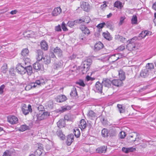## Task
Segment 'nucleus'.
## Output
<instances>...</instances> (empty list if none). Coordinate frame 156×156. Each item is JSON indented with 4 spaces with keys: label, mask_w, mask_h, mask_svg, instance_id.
I'll use <instances>...</instances> for the list:
<instances>
[{
    "label": "nucleus",
    "mask_w": 156,
    "mask_h": 156,
    "mask_svg": "<svg viewBox=\"0 0 156 156\" xmlns=\"http://www.w3.org/2000/svg\"><path fill=\"white\" fill-rule=\"evenodd\" d=\"M102 35L104 38L109 41L112 39V37H111L110 34L107 31L103 32Z\"/></svg>",
    "instance_id": "obj_24"
},
{
    "label": "nucleus",
    "mask_w": 156,
    "mask_h": 156,
    "mask_svg": "<svg viewBox=\"0 0 156 156\" xmlns=\"http://www.w3.org/2000/svg\"><path fill=\"white\" fill-rule=\"evenodd\" d=\"M24 36L28 38H33L35 37L34 32L32 31L28 30L23 33Z\"/></svg>",
    "instance_id": "obj_16"
},
{
    "label": "nucleus",
    "mask_w": 156,
    "mask_h": 156,
    "mask_svg": "<svg viewBox=\"0 0 156 156\" xmlns=\"http://www.w3.org/2000/svg\"><path fill=\"white\" fill-rule=\"evenodd\" d=\"M86 79L87 81L89 80L92 81L94 80L95 79V78H94L91 77L89 76H87L86 77Z\"/></svg>",
    "instance_id": "obj_64"
},
{
    "label": "nucleus",
    "mask_w": 156,
    "mask_h": 156,
    "mask_svg": "<svg viewBox=\"0 0 156 156\" xmlns=\"http://www.w3.org/2000/svg\"><path fill=\"white\" fill-rule=\"evenodd\" d=\"M29 51L27 48H23L21 51V54L23 57H26L28 55Z\"/></svg>",
    "instance_id": "obj_34"
},
{
    "label": "nucleus",
    "mask_w": 156,
    "mask_h": 156,
    "mask_svg": "<svg viewBox=\"0 0 156 156\" xmlns=\"http://www.w3.org/2000/svg\"><path fill=\"white\" fill-rule=\"evenodd\" d=\"M112 84L113 85L117 87H120L123 84V82L121 80L114 79L112 80Z\"/></svg>",
    "instance_id": "obj_12"
},
{
    "label": "nucleus",
    "mask_w": 156,
    "mask_h": 156,
    "mask_svg": "<svg viewBox=\"0 0 156 156\" xmlns=\"http://www.w3.org/2000/svg\"><path fill=\"white\" fill-rule=\"evenodd\" d=\"M144 32V36H149L151 35V32L149 31L145 30Z\"/></svg>",
    "instance_id": "obj_60"
},
{
    "label": "nucleus",
    "mask_w": 156,
    "mask_h": 156,
    "mask_svg": "<svg viewBox=\"0 0 156 156\" xmlns=\"http://www.w3.org/2000/svg\"><path fill=\"white\" fill-rule=\"evenodd\" d=\"M5 87L4 84H2L0 86V94H3L4 92V89Z\"/></svg>",
    "instance_id": "obj_53"
},
{
    "label": "nucleus",
    "mask_w": 156,
    "mask_h": 156,
    "mask_svg": "<svg viewBox=\"0 0 156 156\" xmlns=\"http://www.w3.org/2000/svg\"><path fill=\"white\" fill-rule=\"evenodd\" d=\"M91 62L92 60L90 58L87 59L83 62L81 64V68L83 69L82 71L83 73L88 71L91 65Z\"/></svg>",
    "instance_id": "obj_2"
},
{
    "label": "nucleus",
    "mask_w": 156,
    "mask_h": 156,
    "mask_svg": "<svg viewBox=\"0 0 156 156\" xmlns=\"http://www.w3.org/2000/svg\"><path fill=\"white\" fill-rule=\"evenodd\" d=\"M25 68L26 67L24 66L23 63H20L17 65L16 70L19 74L23 75L25 74Z\"/></svg>",
    "instance_id": "obj_6"
},
{
    "label": "nucleus",
    "mask_w": 156,
    "mask_h": 156,
    "mask_svg": "<svg viewBox=\"0 0 156 156\" xmlns=\"http://www.w3.org/2000/svg\"><path fill=\"white\" fill-rule=\"evenodd\" d=\"M103 85L99 81L97 82L95 84V88L94 89L95 92L101 93H102Z\"/></svg>",
    "instance_id": "obj_9"
},
{
    "label": "nucleus",
    "mask_w": 156,
    "mask_h": 156,
    "mask_svg": "<svg viewBox=\"0 0 156 156\" xmlns=\"http://www.w3.org/2000/svg\"><path fill=\"white\" fill-rule=\"evenodd\" d=\"M119 75L120 78L119 80L122 81L125 79V73L122 70H120L119 71Z\"/></svg>",
    "instance_id": "obj_30"
},
{
    "label": "nucleus",
    "mask_w": 156,
    "mask_h": 156,
    "mask_svg": "<svg viewBox=\"0 0 156 156\" xmlns=\"http://www.w3.org/2000/svg\"><path fill=\"white\" fill-rule=\"evenodd\" d=\"M80 7L84 11L87 12L89 11L90 9V6L87 2H83L81 3Z\"/></svg>",
    "instance_id": "obj_10"
},
{
    "label": "nucleus",
    "mask_w": 156,
    "mask_h": 156,
    "mask_svg": "<svg viewBox=\"0 0 156 156\" xmlns=\"http://www.w3.org/2000/svg\"><path fill=\"white\" fill-rule=\"evenodd\" d=\"M150 73L149 71L145 68L141 71L140 76L141 77L145 78L148 76Z\"/></svg>",
    "instance_id": "obj_18"
},
{
    "label": "nucleus",
    "mask_w": 156,
    "mask_h": 156,
    "mask_svg": "<svg viewBox=\"0 0 156 156\" xmlns=\"http://www.w3.org/2000/svg\"><path fill=\"white\" fill-rule=\"evenodd\" d=\"M62 66V64L61 62H55L53 65V68L55 69L58 70L61 68Z\"/></svg>",
    "instance_id": "obj_38"
},
{
    "label": "nucleus",
    "mask_w": 156,
    "mask_h": 156,
    "mask_svg": "<svg viewBox=\"0 0 156 156\" xmlns=\"http://www.w3.org/2000/svg\"><path fill=\"white\" fill-rule=\"evenodd\" d=\"M104 46L103 44L101 42H99L98 43L96 44L94 46V50L96 51H98L102 49Z\"/></svg>",
    "instance_id": "obj_26"
},
{
    "label": "nucleus",
    "mask_w": 156,
    "mask_h": 156,
    "mask_svg": "<svg viewBox=\"0 0 156 156\" xmlns=\"http://www.w3.org/2000/svg\"><path fill=\"white\" fill-rule=\"evenodd\" d=\"M80 29L83 33L87 35H89L90 34V30L85 25H81L80 27Z\"/></svg>",
    "instance_id": "obj_14"
},
{
    "label": "nucleus",
    "mask_w": 156,
    "mask_h": 156,
    "mask_svg": "<svg viewBox=\"0 0 156 156\" xmlns=\"http://www.w3.org/2000/svg\"><path fill=\"white\" fill-rule=\"evenodd\" d=\"M76 57V54H73L72 55H71L69 57V59L70 60H73Z\"/></svg>",
    "instance_id": "obj_63"
},
{
    "label": "nucleus",
    "mask_w": 156,
    "mask_h": 156,
    "mask_svg": "<svg viewBox=\"0 0 156 156\" xmlns=\"http://www.w3.org/2000/svg\"><path fill=\"white\" fill-rule=\"evenodd\" d=\"M122 151L125 153H127L129 152H133L136 150L135 148L133 147L126 148V147H123L122 149Z\"/></svg>",
    "instance_id": "obj_23"
},
{
    "label": "nucleus",
    "mask_w": 156,
    "mask_h": 156,
    "mask_svg": "<svg viewBox=\"0 0 156 156\" xmlns=\"http://www.w3.org/2000/svg\"><path fill=\"white\" fill-rule=\"evenodd\" d=\"M120 134V138L121 139H123L126 136V133L124 131H121L119 133Z\"/></svg>",
    "instance_id": "obj_57"
},
{
    "label": "nucleus",
    "mask_w": 156,
    "mask_h": 156,
    "mask_svg": "<svg viewBox=\"0 0 156 156\" xmlns=\"http://www.w3.org/2000/svg\"><path fill=\"white\" fill-rule=\"evenodd\" d=\"M117 108H118L119 111L120 113H123L125 112V110L124 108H123L122 105H121L118 104L117 106Z\"/></svg>",
    "instance_id": "obj_42"
},
{
    "label": "nucleus",
    "mask_w": 156,
    "mask_h": 156,
    "mask_svg": "<svg viewBox=\"0 0 156 156\" xmlns=\"http://www.w3.org/2000/svg\"><path fill=\"white\" fill-rule=\"evenodd\" d=\"M3 156H11L10 152L8 151H5L3 154Z\"/></svg>",
    "instance_id": "obj_62"
},
{
    "label": "nucleus",
    "mask_w": 156,
    "mask_h": 156,
    "mask_svg": "<svg viewBox=\"0 0 156 156\" xmlns=\"http://www.w3.org/2000/svg\"><path fill=\"white\" fill-rule=\"evenodd\" d=\"M21 110L23 113L25 115H27L29 112H31L32 111L31 106L30 105H29L27 106L26 104H23L21 107Z\"/></svg>",
    "instance_id": "obj_5"
},
{
    "label": "nucleus",
    "mask_w": 156,
    "mask_h": 156,
    "mask_svg": "<svg viewBox=\"0 0 156 156\" xmlns=\"http://www.w3.org/2000/svg\"><path fill=\"white\" fill-rule=\"evenodd\" d=\"M54 52L59 57L62 55V52L60 48L58 47L55 48L53 50Z\"/></svg>",
    "instance_id": "obj_21"
},
{
    "label": "nucleus",
    "mask_w": 156,
    "mask_h": 156,
    "mask_svg": "<svg viewBox=\"0 0 156 156\" xmlns=\"http://www.w3.org/2000/svg\"><path fill=\"white\" fill-rule=\"evenodd\" d=\"M122 3L119 1H117L114 3V7H116L118 8H121Z\"/></svg>",
    "instance_id": "obj_43"
},
{
    "label": "nucleus",
    "mask_w": 156,
    "mask_h": 156,
    "mask_svg": "<svg viewBox=\"0 0 156 156\" xmlns=\"http://www.w3.org/2000/svg\"><path fill=\"white\" fill-rule=\"evenodd\" d=\"M57 125L59 128H63L65 125V122L64 120L61 119L57 122Z\"/></svg>",
    "instance_id": "obj_35"
},
{
    "label": "nucleus",
    "mask_w": 156,
    "mask_h": 156,
    "mask_svg": "<svg viewBox=\"0 0 156 156\" xmlns=\"http://www.w3.org/2000/svg\"><path fill=\"white\" fill-rule=\"evenodd\" d=\"M74 136L73 134H70L66 137V143L68 146H70L74 141Z\"/></svg>",
    "instance_id": "obj_11"
},
{
    "label": "nucleus",
    "mask_w": 156,
    "mask_h": 156,
    "mask_svg": "<svg viewBox=\"0 0 156 156\" xmlns=\"http://www.w3.org/2000/svg\"><path fill=\"white\" fill-rule=\"evenodd\" d=\"M29 128V126L26 125H21L20 128V130L21 131H24Z\"/></svg>",
    "instance_id": "obj_45"
},
{
    "label": "nucleus",
    "mask_w": 156,
    "mask_h": 156,
    "mask_svg": "<svg viewBox=\"0 0 156 156\" xmlns=\"http://www.w3.org/2000/svg\"><path fill=\"white\" fill-rule=\"evenodd\" d=\"M43 151V149L41 148H39L36 149V151L34 152V155L35 156H40L42 154V151Z\"/></svg>",
    "instance_id": "obj_37"
},
{
    "label": "nucleus",
    "mask_w": 156,
    "mask_h": 156,
    "mask_svg": "<svg viewBox=\"0 0 156 156\" xmlns=\"http://www.w3.org/2000/svg\"><path fill=\"white\" fill-rule=\"evenodd\" d=\"M143 35L144 36V32L142 31L140 34L137 37V40H140L144 38L145 36H143Z\"/></svg>",
    "instance_id": "obj_49"
},
{
    "label": "nucleus",
    "mask_w": 156,
    "mask_h": 156,
    "mask_svg": "<svg viewBox=\"0 0 156 156\" xmlns=\"http://www.w3.org/2000/svg\"><path fill=\"white\" fill-rule=\"evenodd\" d=\"M70 94L71 97L73 98H76L78 97L76 89L75 87H73Z\"/></svg>",
    "instance_id": "obj_19"
},
{
    "label": "nucleus",
    "mask_w": 156,
    "mask_h": 156,
    "mask_svg": "<svg viewBox=\"0 0 156 156\" xmlns=\"http://www.w3.org/2000/svg\"><path fill=\"white\" fill-rule=\"evenodd\" d=\"M33 66L34 69L35 70H40L41 69V65L38 62H36Z\"/></svg>",
    "instance_id": "obj_39"
},
{
    "label": "nucleus",
    "mask_w": 156,
    "mask_h": 156,
    "mask_svg": "<svg viewBox=\"0 0 156 156\" xmlns=\"http://www.w3.org/2000/svg\"><path fill=\"white\" fill-rule=\"evenodd\" d=\"M154 66L153 63H148L146 64L145 69L149 71V72L150 73L151 71L154 69Z\"/></svg>",
    "instance_id": "obj_29"
},
{
    "label": "nucleus",
    "mask_w": 156,
    "mask_h": 156,
    "mask_svg": "<svg viewBox=\"0 0 156 156\" xmlns=\"http://www.w3.org/2000/svg\"><path fill=\"white\" fill-rule=\"evenodd\" d=\"M125 49V47L124 46L121 45L120 46L118 47L116 49L118 51H122Z\"/></svg>",
    "instance_id": "obj_55"
},
{
    "label": "nucleus",
    "mask_w": 156,
    "mask_h": 156,
    "mask_svg": "<svg viewBox=\"0 0 156 156\" xmlns=\"http://www.w3.org/2000/svg\"><path fill=\"white\" fill-rule=\"evenodd\" d=\"M118 36L119 37V39L120 41L124 43L126 40V38L124 37H123L122 36H120L119 35H118Z\"/></svg>",
    "instance_id": "obj_59"
},
{
    "label": "nucleus",
    "mask_w": 156,
    "mask_h": 156,
    "mask_svg": "<svg viewBox=\"0 0 156 156\" xmlns=\"http://www.w3.org/2000/svg\"><path fill=\"white\" fill-rule=\"evenodd\" d=\"M83 22H84L87 24L89 23L90 19L89 16H87L85 17L84 18H82Z\"/></svg>",
    "instance_id": "obj_47"
},
{
    "label": "nucleus",
    "mask_w": 156,
    "mask_h": 156,
    "mask_svg": "<svg viewBox=\"0 0 156 156\" xmlns=\"http://www.w3.org/2000/svg\"><path fill=\"white\" fill-rule=\"evenodd\" d=\"M62 12V10L60 7L55 8L52 12V15L54 16H56Z\"/></svg>",
    "instance_id": "obj_20"
},
{
    "label": "nucleus",
    "mask_w": 156,
    "mask_h": 156,
    "mask_svg": "<svg viewBox=\"0 0 156 156\" xmlns=\"http://www.w3.org/2000/svg\"><path fill=\"white\" fill-rule=\"evenodd\" d=\"M8 122L11 124H17L18 122V118L14 115H9L7 117Z\"/></svg>",
    "instance_id": "obj_7"
},
{
    "label": "nucleus",
    "mask_w": 156,
    "mask_h": 156,
    "mask_svg": "<svg viewBox=\"0 0 156 156\" xmlns=\"http://www.w3.org/2000/svg\"><path fill=\"white\" fill-rule=\"evenodd\" d=\"M67 24L69 27H72L74 25H76V23L74 22V21H69L68 22Z\"/></svg>",
    "instance_id": "obj_50"
},
{
    "label": "nucleus",
    "mask_w": 156,
    "mask_h": 156,
    "mask_svg": "<svg viewBox=\"0 0 156 156\" xmlns=\"http://www.w3.org/2000/svg\"><path fill=\"white\" fill-rule=\"evenodd\" d=\"M136 37H134L129 41V42L126 45V48L129 51H133L136 49Z\"/></svg>",
    "instance_id": "obj_3"
},
{
    "label": "nucleus",
    "mask_w": 156,
    "mask_h": 156,
    "mask_svg": "<svg viewBox=\"0 0 156 156\" xmlns=\"http://www.w3.org/2000/svg\"><path fill=\"white\" fill-rule=\"evenodd\" d=\"M76 83L82 87H84L85 86V84L84 83L83 81L82 80H79L78 81L76 82Z\"/></svg>",
    "instance_id": "obj_44"
},
{
    "label": "nucleus",
    "mask_w": 156,
    "mask_h": 156,
    "mask_svg": "<svg viewBox=\"0 0 156 156\" xmlns=\"http://www.w3.org/2000/svg\"><path fill=\"white\" fill-rule=\"evenodd\" d=\"M61 27L63 31H66L68 30V29H67L66 27V24L64 22H62L61 25Z\"/></svg>",
    "instance_id": "obj_48"
},
{
    "label": "nucleus",
    "mask_w": 156,
    "mask_h": 156,
    "mask_svg": "<svg viewBox=\"0 0 156 156\" xmlns=\"http://www.w3.org/2000/svg\"><path fill=\"white\" fill-rule=\"evenodd\" d=\"M55 31L57 32H60L62 31V29H61V27L60 25H58L56 26L55 27Z\"/></svg>",
    "instance_id": "obj_56"
},
{
    "label": "nucleus",
    "mask_w": 156,
    "mask_h": 156,
    "mask_svg": "<svg viewBox=\"0 0 156 156\" xmlns=\"http://www.w3.org/2000/svg\"><path fill=\"white\" fill-rule=\"evenodd\" d=\"M52 144L51 143V144H47L45 146V148L47 151H49L52 148Z\"/></svg>",
    "instance_id": "obj_54"
},
{
    "label": "nucleus",
    "mask_w": 156,
    "mask_h": 156,
    "mask_svg": "<svg viewBox=\"0 0 156 156\" xmlns=\"http://www.w3.org/2000/svg\"><path fill=\"white\" fill-rule=\"evenodd\" d=\"M103 86L105 87L109 88L111 87L112 84V81L108 78H103L102 82Z\"/></svg>",
    "instance_id": "obj_8"
},
{
    "label": "nucleus",
    "mask_w": 156,
    "mask_h": 156,
    "mask_svg": "<svg viewBox=\"0 0 156 156\" xmlns=\"http://www.w3.org/2000/svg\"><path fill=\"white\" fill-rule=\"evenodd\" d=\"M37 55H36V59L37 61H40L44 57L43 52L41 50L39 49L37 50Z\"/></svg>",
    "instance_id": "obj_13"
},
{
    "label": "nucleus",
    "mask_w": 156,
    "mask_h": 156,
    "mask_svg": "<svg viewBox=\"0 0 156 156\" xmlns=\"http://www.w3.org/2000/svg\"><path fill=\"white\" fill-rule=\"evenodd\" d=\"M87 126L86 122L83 119H81L80 121L79 125L81 129H85Z\"/></svg>",
    "instance_id": "obj_32"
},
{
    "label": "nucleus",
    "mask_w": 156,
    "mask_h": 156,
    "mask_svg": "<svg viewBox=\"0 0 156 156\" xmlns=\"http://www.w3.org/2000/svg\"><path fill=\"white\" fill-rule=\"evenodd\" d=\"M107 150V147L105 146L100 147L96 149L97 152L99 153H105Z\"/></svg>",
    "instance_id": "obj_25"
},
{
    "label": "nucleus",
    "mask_w": 156,
    "mask_h": 156,
    "mask_svg": "<svg viewBox=\"0 0 156 156\" xmlns=\"http://www.w3.org/2000/svg\"><path fill=\"white\" fill-rule=\"evenodd\" d=\"M131 23L132 24H136V15H133L131 20Z\"/></svg>",
    "instance_id": "obj_46"
},
{
    "label": "nucleus",
    "mask_w": 156,
    "mask_h": 156,
    "mask_svg": "<svg viewBox=\"0 0 156 156\" xmlns=\"http://www.w3.org/2000/svg\"><path fill=\"white\" fill-rule=\"evenodd\" d=\"M71 107L69 106H62L61 107V109H58V112L61 113L66 112L67 110H69L71 109Z\"/></svg>",
    "instance_id": "obj_33"
},
{
    "label": "nucleus",
    "mask_w": 156,
    "mask_h": 156,
    "mask_svg": "<svg viewBox=\"0 0 156 156\" xmlns=\"http://www.w3.org/2000/svg\"><path fill=\"white\" fill-rule=\"evenodd\" d=\"M50 112L46 111H44L42 114L40 113L37 114L36 115L37 120L36 121H40L45 119L48 118L50 116Z\"/></svg>",
    "instance_id": "obj_4"
},
{
    "label": "nucleus",
    "mask_w": 156,
    "mask_h": 156,
    "mask_svg": "<svg viewBox=\"0 0 156 156\" xmlns=\"http://www.w3.org/2000/svg\"><path fill=\"white\" fill-rule=\"evenodd\" d=\"M107 28H109L111 30L113 31L114 29V24L113 22L111 21H108L106 23L105 25Z\"/></svg>",
    "instance_id": "obj_28"
},
{
    "label": "nucleus",
    "mask_w": 156,
    "mask_h": 156,
    "mask_svg": "<svg viewBox=\"0 0 156 156\" xmlns=\"http://www.w3.org/2000/svg\"><path fill=\"white\" fill-rule=\"evenodd\" d=\"M57 102L61 103L66 101L67 98L64 95H60L55 98Z\"/></svg>",
    "instance_id": "obj_15"
},
{
    "label": "nucleus",
    "mask_w": 156,
    "mask_h": 156,
    "mask_svg": "<svg viewBox=\"0 0 156 156\" xmlns=\"http://www.w3.org/2000/svg\"><path fill=\"white\" fill-rule=\"evenodd\" d=\"M45 84L44 80L43 78H40L39 80H36L34 82L29 83L26 86L25 89L26 90H29L32 89L39 87Z\"/></svg>",
    "instance_id": "obj_1"
},
{
    "label": "nucleus",
    "mask_w": 156,
    "mask_h": 156,
    "mask_svg": "<svg viewBox=\"0 0 156 156\" xmlns=\"http://www.w3.org/2000/svg\"><path fill=\"white\" fill-rule=\"evenodd\" d=\"M25 66L26 68H25V74L27 73L28 75H31L33 73L32 67L30 65Z\"/></svg>",
    "instance_id": "obj_22"
},
{
    "label": "nucleus",
    "mask_w": 156,
    "mask_h": 156,
    "mask_svg": "<svg viewBox=\"0 0 156 156\" xmlns=\"http://www.w3.org/2000/svg\"><path fill=\"white\" fill-rule=\"evenodd\" d=\"M105 25V22H103L101 23H99L97 26V27L99 28V29L102 28Z\"/></svg>",
    "instance_id": "obj_51"
},
{
    "label": "nucleus",
    "mask_w": 156,
    "mask_h": 156,
    "mask_svg": "<svg viewBox=\"0 0 156 156\" xmlns=\"http://www.w3.org/2000/svg\"><path fill=\"white\" fill-rule=\"evenodd\" d=\"M74 22L76 23V25H77V23H81L83 22L82 19H77L74 20Z\"/></svg>",
    "instance_id": "obj_61"
},
{
    "label": "nucleus",
    "mask_w": 156,
    "mask_h": 156,
    "mask_svg": "<svg viewBox=\"0 0 156 156\" xmlns=\"http://www.w3.org/2000/svg\"><path fill=\"white\" fill-rule=\"evenodd\" d=\"M44 64L48 65L51 62L50 57L48 55H45L41 61Z\"/></svg>",
    "instance_id": "obj_17"
},
{
    "label": "nucleus",
    "mask_w": 156,
    "mask_h": 156,
    "mask_svg": "<svg viewBox=\"0 0 156 156\" xmlns=\"http://www.w3.org/2000/svg\"><path fill=\"white\" fill-rule=\"evenodd\" d=\"M125 18H126L124 16H122L120 17V22L119 24V25H121L123 23Z\"/></svg>",
    "instance_id": "obj_52"
},
{
    "label": "nucleus",
    "mask_w": 156,
    "mask_h": 156,
    "mask_svg": "<svg viewBox=\"0 0 156 156\" xmlns=\"http://www.w3.org/2000/svg\"><path fill=\"white\" fill-rule=\"evenodd\" d=\"M73 133L75 136L77 138H78L80 136V132L79 129L78 128L74 129Z\"/></svg>",
    "instance_id": "obj_41"
},
{
    "label": "nucleus",
    "mask_w": 156,
    "mask_h": 156,
    "mask_svg": "<svg viewBox=\"0 0 156 156\" xmlns=\"http://www.w3.org/2000/svg\"><path fill=\"white\" fill-rule=\"evenodd\" d=\"M56 134L57 136L59 137L62 140H64L65 138V135L63 134L62 130L59 129L57 130Z\"/></svg>",
    "instance_id": "obj_31"
},
{
    "label": "nucleus",
    "mask_w": 156,
    "mask_h": 156,
    "mask_svg": "<svg viewBox=\"0 0 156 156\" xmlns=\"http://www.w3.org/2000/svg\"><path fill=\"white\" fill-rule=\"evenodd\" d=\"M37 109L40 112L44 111V108L43 106L40 105L37 107Z\"/></svg>",
    "instance_id": "obj_58"
},
{
    "label": "nucleus",
    "mask_w": 156,
    "mask_h": 156,
    "mask_svg": "<svg viewBox=\"0 0 156 156\" xmlns=\"http://www.w3.org/2000/svg\"><path fill=\"white\" fill-rule=\"evenodd\" d=\"M108 130L105 129H103L101 131L102 136L104 137H107L108 136Z\"/></svg>",
    "instance_id": "obj_40"
},
{
    "label": "nucleus",
    "mask_w": 156,
    "mask_h": 156,
    "mask_svg": "<svg viewBox=\"0 0 156 156\" xmlns=\"http://www.w3.org/2000/svg\"><path fill=\"white\" fill-rule=\"evenodd\" d=\"M41 49L44 51H46L48 49V45L45 41H42L41 43Z\"/></svg>",
    "instance_id": "obj_27"
},
{
    "label": "nucleus",
    "mask_w": 156,
    "mask_h": 156,
    "mask_svg": "<svg viewBox=\"0 0 156 156\" xmlns=\"http://www.w3.org/2000/svg\"><path fill=\"white\" fill-rule=\"evenodd\" d=\"M88 117L91 119L96 117V114L93 111L90 110L87 113Z\"/></svg>",
    "instance_id": "obj_36"
}]
</instances>
